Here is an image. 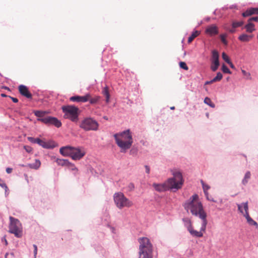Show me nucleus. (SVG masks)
I'll return each instance as SVG.
<instances>
[{
    "mask_svg": "<svg viewBox=\"0 0 258 258\" xmlns=\"http://www.w3.org/2000/svg\"><path fill=\"white\" fill-rule=\"evenodd\" d=\"M66 167L73 172V174H76L77 172V168L74 164L70 162L68 160L66 159Z\"/></svg>",
    "mask_w": 258,
    "mask_h": 258,
    "instance_id": "obj_20",
    "label": "nucleus"
},
{
    "mask_svg": "<svg viewBox=\"0 0 258 258\" xmlns=\"http://www.w3.org/2000/svg\"><path fill=\"white\" fill-rule=\"evenodd\" d=\"M127 188L128 190H133L135 188L134 184L133 183H129Z\"/></svg>",
    "mask_w": 258,
    "mask_h": 258,
    "instance_id": "obj_41",
    "label": "nucleus"
},
{
    "mask_svg": "<svg viewBox=\"0 0 258 258\" xmlns=\"http://www.w3.org/2000/svg\"><path fill=\"white\" fill-rule=\"evenodd\" d=\"M243 24L242 22H234L232 23V27L234 28L241 26Z\"/></svg>",
    "mask_w": 258,
    "mask_h": 258,
    "instance_id": "obj_34",
    "label": "nucleus"
},
{
    "mask_svg": "<svg viewBox=\"0 0 258 258\" xmlns=\"http://www.w3.org/2000/svg\"><path fill=\"white\" fill-rule=\"evenodd\" d=\"M41 166V162L38 159H35V162L31 164H28L26 166L29 167L31 169L37 170Z\"/></svg>",
    "mask_w": 258,
    "mask_h": 258,
    "instance_id": "obj_19",
    "label": "nucleus"
},
{
    "mask_svg": "<svg viewBox=\"0 0 258 258\" xmlns=\"http://www.w3.org/2000/svg\"><path fill=\"white\" fill-rule=\"evenodd\" d=\"M222 77H223L222 74L220 72H218L216 76L215 77H214L213 79V80H214V81L215 82H217V81H219L222 79Z\"/></svg>",
    "mask_w": 258,
    "mask_h": 258,
    "instance_id": "obj_31",
    "label": "nucleus"
},
{
    "mask_svg": "<svg viewBox=\"0 0 258 258\" xmlns=\"http://www.w3.org/2000/svg\"><path fill=\"white\" fill-rule=\"evenodd\" d=\"M28 139L30 142L38 144L39 145L42 146L44 148L49 149L53 148V146L51 145L50 143L45 142L39 138L28 137Z\"/></svg>",
    "mask_w": 258,
    "mask_h": 258,
    "instance_id": "obj_13",
    "label": "nucleus"
},
{
    "mask_svg": "<svg viewBox=\"0 0 258 258\" xmlns=\"http://www.w3.org/2000/svg\"><path fill=\"white\" fill-rule=\"evenodd\" d=\"M250 177H251V173H250V171H247L245 173L244 178H243V179L242 180V183L244 185H246L248 183V181L249 180V179L250 178Z\"/></svg>",
    "mask_w": 258,
    "mask_h": 258,
    "instance_id": "obj_23",
    "label": "nucleus"
},
{
    "mask_svg": "<svg viewBox=\"0 0 258 258\" xmlns=\"http://www.w3.org/2000/svg\"><path fill=\"white\" fill-rule=\"evenodd\" d=\"M113 199L116 206L119 209H122L124 207H130L133 205L132 202L120 192L114 194Z\"/></svg>",
    "mask_w": 258,
    "mask_h": 258,
    "instance_id": "obj_5",
    "label": "nucleus"
},
{
    "mask_svg": "<svg viewBox=\"0 0 258 258\" xmlns=\"http://www.w3.org/2000/svg\"><path fill=\"white\" fill-rule=\"evenodd\" d=\"M252 37L253 35H249L246 34H242L238 37V39L242 42H248Z\"/></svg>",
    "mask_w": 258,
    "mask_h": 258,
    "instance_id": "obj_21",
    "label": "nucleus"
},
{
    "mask_svg": "<svg viewBox=\"0 0 258 258\" xmlns=\"http://www.w3.org/2000/svg\"><path fill=\"white\" fill-rule=\"evenodd\" d=\"M153 186L156 191L159 192H163L168 190L166 182L163 183H154L153 184Z\"/></svg>",
    "mask_w": 258,
    "mask_h": 258,
    "instance_id": "obj_17",
    "label": "nucleus"
},
{
    "mask_svg": "<svg viewBox=\"0 0 258 258\" xmlns=\"http://www.w3.org/2000/svg\"><path fill=\"white\" fill-rule=\"evenodd\" d=\"M250 12H252V14H258V8H250L249 9Z\"/></svg>",
    "mask_w": 258,
    "mask_h": 258,
    "instance_id": "obj_40",
    "label": "nucleus"
},
{
    "mask_svg": "<svg viewBox=\"0 0 258 258\" xmlns=\"http://www.w3.org/2000/svg\"><path fill=\"white\" fill-rule=\"evenodd\" d=\"M238 211L243 214V216L246 219L247 222L251 225H257V223L254 221L249 215L248 210V202L242 203L240 204H237Z\"/></svg>",
    "mask_w": 258,
    "mask_h": 258,
    "instance_id": "obj_9",
    "label": "nucleus"
},
{
    "mask_svg": "<svg viewBox=\"0 0 258 258\" xmlns=\"http://www.w3.org/2000/svg\"><path fill=\"white\" fill-rule=\"evenodd\" d=\"M60 153L63 156H64V147H62L60 149Z\"/></svg>",
    "mask_w": 258,
    "mask_h": 258,
    "instance_id": "obj_46",
    "label": "nucleus"
},
{
    "mask_svg": "<svg viewBox=\"0 0 258 258\" xmlns=\"http://www.w3.org/2000/svg\"><path fill=\"white\" fill-rule=\"evenodd\" d=\"M9 97L12 100V101L15 103H17L18 102V99L16 98H14L13 97L9 96Z\"/></svg>",
    "mask_w": 258,
    "mask_h": 258,
    "instance_id": "obj_48",
    "label": "nucleus"
},
{
    "mask_svg": "<svg viewBox=\"0 0 258 258\" xmlns=\"http://www.w3.org/2000/svg\"><path fill=\"white\" fill-rule=\"evenodd\" d=\"M145 168L146 172L147 174H149L150 172V167L149 166H148V165H145Z\"/></svg>",
    "mask_w": 258,
    "mask_h": 258,
    "instance_id": "obj_44",
    "label": "nucleus"
},
{
    "mask_svg": "<svg viewBox=\"0 0 258 258\" xmlns=\"http://www.w3.org/2000/svg\"><path fill=\"white\" fill-rule=\"evenodd\" d=\"M199 34L200 33L198 31L193 32L191 35L188 38V43H190L195 38L199 35Z\"/></svg>",
    "mask_w": 258,
    "mask_h": 258,
    "instance_id": "obj_27",
    "label": "nucleus"
},
{
    "mask_svg": "<svg viewBox=\"0 0 258 258\" xmlns=\"http://www.w3.org/2000/svg\"><path fill=\"white\" fill-rule=\"evenodd\" d=\"M51 160L54 162H56L58 165L63 166L64 165V160L60 159L55 157H51Z\"/></svg>",
    "mask_w": 258,
    "mask_h": 258,
    "instance_id": "obj_25",
    "label": "nucleus"
},
{
    "mask_svg": "<svg viewBox=\"0 0 258 258\" xmlns=\"http://www.w3.org/2000/svg\"><path fill=\"white\" fill-rule=\"evenodd\" d=\"M229 31L231 32V33H234L235 32V28H234L233 27L232 28L229 30Z\"/></svg>",
    "mask_w": 258,
    "mask_h": 258,
    "instance_id": "obj_54",
    "label": "nucleus"
},
{
    "mask_svg": "<svg viewBox=\"0 0 258 258\" xmlns=\"http://www.w3.org/2000/svg\"><path fill=\"white\" fill-rule=\"evenodd\" d=\"M61 109L63 112H64V105L61 106Z\"/></svg>",
    "mask_w": 258,
    "mask_h": 258,
    "instance_id": "obj_56",
    "label": "nucleus"
},
{
    "mask_svg": "<svg viewBox=\"0 0 258 258\" xmlns=\"http://www.w3.org/2000/svg\"><path fill=\"white\" fill-rule=\"evenodd\" d=\"M251 21H258V17H251L250 18L249 20H248V22H250Z\"/></svg>",
    "mask_w": 258,
    "mask_h": 258,
    "instance_id": "obj_43",
    "label": "nucleus"
},
{
    "mask_svg": "<svg viewBox=\"0 0 258 258\" xmlns=\"http://www.w3.org/2000/svg\"><path fill=\"white\" fill-rule=\"evenodd\" d=\"M33 247H34V256L35 257L36 256V254H37V247L36 246V245L35 244H34L33 245Z\"/></svg>",
    "mask_w": 258,
    "mask_h": 258,
    "instance_id": "obj_45",
    "label": "nucleus"
},
{
    "mask_svg": "<svg viewBox=\"0 0 258 258\" xmlns=\"http://www.w3.org/2000/svg\"><path fill=\"white\" fill-rule=\"evenodd\" d=\"M113 137L116 144L120 148L121 153H125L128 149L131 148L133 143V139L130 130L115 134Z\"/></svg>",
    "mask_w": 258,
    "mask_h": 258,
    "instance_id": "obj_2",
    "label": "nucleus"
},
{
    "mask_svg": "<svg viewBox=\"0 0 258 258\" xmlns=\"http://www.w3.org/2000/svg\"><path fill=\"white\" fill-rule=\"evenodd\" d=\"M38 120L47 125H53L57 127H59L61 125V122L56 118L53 117L47 116L38 118Z\"/></svg>",
    "mask_w": 258,
    "mask_h": 258,
    "instance_id": "obj_11",
    "label": "nucleus"
},
{
    "mask_svg": "<svg viewBox=\"0 0 258 258\" xmlns=\"http://www.w3.org/2000/svg\"><path fill=\"white\" fill-rule=\"evenodd\" d=\"M206 32L210 35H217L218 34V27L215 25H211L207 27Z\"/></svg>",
    "mask_w": 258,
    "mask_h": 258,
    "instance_id": "obj_18",
    "label": "nucleus"
},
{
    "mask_svg": "<svg viewBox=\"0 0 258 258\" xmlns=\"http://www.w3.org/2000/svg\"><path fill=\"white\" fill-rule=\"evenodd\" d=\"M219 55L218 53V52L216 50H214L212 51V66L211 67V70L213 72H215L218 69L220 63H219Z\"/></svg>",
    "mask_w": 258,
    "mask_h": 258,
    "instance_id": "obj_12",
    "label": "nucleus"
},
{
    "mask_svg": "<svg viewBox=\"0 0 258 258\" xmlns=\"http://www.w3.org/2000/svg\"><path fill=\"white\" fill-rule=\"evenodd\" d=\"M204 103L209 105L212 108L215 107V104L212 102L211 99L208 97H206L204 99Z\"/></svg>",
    "mask_w": 258,
    "mask_h": 258,
    "instance_id": "obj_28",
    "label": "nucleus"
},
{
    "mask_svg": "<svg viewBox=\"0 0 258 258\" xmlns=\"http://www.w3.org/2000/svg\"><path fill=\"white\" fill-rule=\"evenodd\" d=\"M99 124L96 120L91 117H86L80 123V127L86 131H97Z\"/></svg>",
    "mask_w": 258,
    "mask_h": 258,
    "instance_id": "obj_7",
    "label": "nucleus"
},
{
    "mask_svg": "<svg viewBox=\"0 0 258 258\" xmlns=\"http://www.w3.org/2000/svg\"><path fill=\"white\" fill-rule=\"evenodd\" d=\"M1 96L2 97H8V96L7 95H6L5 94H1Z\"/></svg>",
    "mask_w": 258,
    "mask_h": 258,
    "instance_id": "obj_55",
    "label": "nucleus"
},
{
    "mask_svg": "<svg viewBox=\"0 0 258 258\" xmlns=\"http://www.w3.org/2000/svg\"><path fill=\"white\" fill-rule=\"evenodd\" d=\"M24 149L28 153H31L32 151V148L30 146H24Z\"/></svg>",
    "mask_w": 258,
    "mask_h": 258,
    "instance_id": "obj_39",
    "label": "nucleus"
},
{
    "mask_svg": "<svg viewBox=\"0 0 258 258\" xmlns=\"http://www.w3.org/2000/svg\"><path fill=\"white\" fill-rule=\"evenodd\" d=\"M19 91L20 93L27 98H32V94L29 91L28 88L23 85L19 86Z\"/></svg>",
    "mask_w": 258,
    "mask_h": 258,
    "instance_id": "obj_15",
    "label": "nucleus"
},
{
    "mask_svg": "<svg viewBox=\"0 0 258 258\" xmlns=\"http://www.w3.org/2000/svg\"><path fill=\"white\" fill-rule=\"evenodd\" d=\"M102 94L105 96V101L107 103H109V99H110V94L108 91V88L107 86H105L103 88V90L102 91Z\"/></svg>",
    "mask_w": 258,
    "mask_h": 258,
    "instance_id": "obj_22",
    "label": "nucleus"
},
{
    "mask_svg": "<svg viewBox=\"0 0 258 258\" xmlns=\"http://www.w3.org/2000/svg\"><path fill=\"white\" fill-rule=\"evenodd\" d=\"M214 82H215L214 81V80L213 79L211 80V81H207L205 83V85H209V84L213 83Z\"/></svg>",
    "mask_w": 258,
    "mask_h": 258,
    "instance_id": "obj_47",
    "label": "nucleus"
},
{
    "mask_svg": "<svg viewBox=\"0 0 258 258\" xmlns=\"http://www.w3.org/2000/svg\"><path fill=\"white\" fill-rule=\"evenodd\" d=\"M85 154V152L79 148L66 146V156H70L74 160H80Z\"/></svg>",
    "mask_w": 258,
    "mask_h": 258,
    "instance_id": "obj_8",
    "label": "nucleus"
},
{
    "mask_svg": "<svg viewBox=\"0 0 258 258\" xmlns=\"http://www.w3.org/2000/svg\"><path fill=\"white\" fill-rule=\"evenodd\" d=\"M201 183L206 199L213 202H216V201H215L214 199L209 198V195L208 190L210 188V186L209 185L206 184L203 180H201Z\"/></svg>",
    "mask_w": 258,
    "mask_h": 258,
    "instance_id": "obj_16",
    "label": "nucleus"
},
{
    "mask_svg": "<svg viewBox=\"0 0 258 258\" xmlns=\"http://www.w3.org/2000/svg\"><path fill=\"white\" fill-rule=\"evenodd\" d=\"M209 20H210V18H207V21H209Z\"/></svg>",
    "mask_w": 258,
    "mask_h": 258,
    "instance_id": "obj_59",
    "label": "nucleus"
},
{
    "mask_svg": "<svg viewBox=\"0 0 258 258\" xmlns=\"http://www.w3.org/2000/svg\"><path fill=\"white\" fill-rule=\"evenodd\" d=\"M35 115L39 117V118H43V117L44 116L45 114V111H36L34 112Z\"/></svg>",
    "mask_w": 258,
    "mask_h": 258,
    "instance_id": "obj_30",
    "label": "nucleus"
},
{
    "mask_svg": "<svg viewBox=\"0 0 258 258\" xmlns=\"http://www.w3.org/2000/svg\"><path fill=\"white\" fill-rule=\"evenodd\" d=\"M179 66L181 69H183L184 70H187L188 69L185 62L183 61H180L179 62Z\"/></svg>",
    "mask_w": 258,
    "mask_h": 258,
    "instance_id": "obj_35",
    "label": "nucleus"
},
{
    "mask_svg": "<svg viewBox=\"0 0 258 258\" xmlns=\"http://www.w3.org/2000/svg\"><path fill=\"white\" fill-rule=\"evenodd\" d=\"M241 72L242 74L246 77L247 79H250V74L248 72H246L245 70H242Z\"/></svg>",
    "mask_w": 258,
    "mask_h": 258,
    "instance_id": "obj_37",
    "label": "nucleus"
},
{
    "mask_svg": "<svg viewBox=\"0 0 258 258\" xmlns=\"http://www.w3.org/2000/svg\"><path fill=\"white\" fill-rule=\"evenodd\" d=\"M90 98V94L89 93L86 94L85 96H81L76 95L72 96L70 98V100L72 102H86Z\"/></svg>",
    "mask_w": 258,
    "mask_h": 258,
    "instance_id": "obj_14",
    "label": "nucleus"
},
{
    "mask_svg": "<svg viewBox=\"0 0 258 258\" xmlns=\"http://www.w3.org/2000/svg\"><path fill=\"white\" fill-rule=\"evenodd\" d=\"M12 168L9 167L6 169V172L9 174L12 172Z\"/></svg>",
    "mask_w": 258,
    "mask_h": 258,
    "instance_id": "obj_50",
    "label": "nucleus"
},
{
    "mask_svg": "<svg viewBox=\"0 0 258 258\" xmlns=\"http://www.w3.org/2000/svg\"><path fill=\"white\" fill-rule=\"evenodd\" d=\"M103 118H104V119H105V120H108V117H107V116H104V117H103Z\"/></svg>",
    "mask_w": 258,
    "mask_h": 258,
    "instance_id": "obj_57",
    "label": "nucleus"
},
{
    "mask_svg": "<svg viewBox=\"0 0 258 258\" xmlns=\"http://www.w3.org/2000/svg\"><path fill=\"white\" fill-rule=\"evenodd\" d=\"M227 63H228L230 65V67L231 68H232V69L234 68V65L233 64V63L230 61L229 62H228Z\"/></svg>",
    "mask_w": 258,
    "mask_h": 258,
    "instance_id": "obj_52",
    "label": "nucleus"
},
{
    "mask_svg": "<svg viewBox=\"0 0 258 258\" xmlns=\"http://www.w3.org/2000/svg\"><path fill=\"white\" fill-rule=\"evenodd\" d=\"M137 153V150L136 149H132L130 151V154L133 155H136Z\"/></svg>",
    "mask_w": 258,
    "mask_h": 258,
    "instance_id": "obj_42",
    "label": "nucleus"
},
{
    "mask_svg": "<svg viewBox=\"0 0 258 258\" xmlns=\"http://www.w3.org/2000/svg\"><path fill=\"white\" fill-rule=\"evenodd\" d=\"M209 198L213 199L211 197V196H209Z\"/></svg>",
    "mask_w": 258,
    "mask_h": 258,
    "instance_id": "obj_60",
    "label": "nucleus"
},
{
    "mask_svg": "<svg viewBox=\"0 0 258 258\" xmlns=\"http://www.w3.org/2000/svg\"><path fill=\"white\" fill-rule=\"evenodd\" d=\"M2 241L5 242V245H7L8 244V242L5 236L2 238Z\"/></svg>",
    "mask_w": 258,
    "mask_h": 258,
    "instance_id": "obj_51",
    "label": "nucleus"
},
{
    "mask_svg": "<svg viewBox=\"0 0 258 258\" xmlns=\"http://www.w3.org/2000/svg\"><path fill=\"white\" fill-rule=\"evenodd\" d=\"M245 28L246 29V32L249 33H251L255 30L253 24L249 22L245 26Z\"/></svg>",
    "mask_w": 258,
    "mask_h": 258,
    "instance_id": "obj_24",
    "label": "nucleus"
},
{
    "mask_svg": "<svg viewBox=\"0 0 258 258\" xmlns=\"http://www.w3.org/2000/svg\"><path fill=\"white\" fill-rule=\"evenodd\" d=\"M139 258H152L153 247L149 239L147 237H142L139 240Z\"/></svg>",
    "mask_w": 258,
    "mask_h": 258,
    "instance_id": "obj_4",
    "label": "nucleus"
},
{
    "mask_svg": "<svg viewBox=\"0 0 258 258\" xmlns=\"http://www.w3.org/2000/svg\"><path fill=\"white\" fill-rule=\"evenodd\" d=\"M222 58L227 62H229L230 60L228 55L225 53L223 52L222 54Z\"/></svg>",
    "mask_w": 258,
    "mask_h": 258,
    "instance_id": "obj_36",
    "label": "nucleus"
},
{
    "mask_svg": "<svg viewBox=\"0 0 258 258\" xmlns=\"http://www.w3.org/2000/svg\"><path fill=\"white\" fill-rule=\"evenodd\" d=\"M174 109H175V107L174 106H172V107H170V109H171V110H174Z\"/></svg>",
    "mask_w": 258,
    "mask_h": 258,
    "instance_id": "obj_58",
    "label": "nucleus"
},
{
    "mask_svg": "<svg viewBox=\"0 0 258 258\" xmlns=\"http://www.w3.org/2000/svg\"><path fill=\"white\" fill-rule=\"evenodd\" d=\"M226 35L224 34H221L220 36L221 40L224 45H227V43H228L226 39Z\"/></svg>",
    "mask_w": 258,
    "mask_h": 258,
    "instance_id": "obj_33",
    "label": "nucleus"
},
{
    "mask_svg": "<svg viewBox=\"0 0 258 258\" xmlns=\"http://www.w3.org/2000/svg\"><path fill=\"white\" fill-rule=\"evenodd\" d=\"M100 98V96H95V97L92 98H91L90 97L88 101H89L90 103L91 104H95L97 102H98V101L99 100Z\"/></svg>",
    "mask_w": 258,
    "mask_h": 258,
    "instance_id": "obj_29",
    "label": "nucleus"
},
{
    "mask_svg": "<svg viewBox=\"0 0 258 258\" xmlns=\"http://www.w3.org/2000/svg\"><path fill=\"white\" fill-rule=\"evenodd\" d=\"M173 177L168 178L165 182L168 190L176 191L180 189L183 183V179L181 173L178 170L172 172Z\"/></svg>",
    "mask_w": 258,
    "mask_h": 258,
    "instance_id": "obj_3",
    "label": "nucleus"
},
{
    "mask_svg": "<svg viewBox=\"0 0 258 258\" xmlns=\"http://www.w3.org/2000/svg\"><path fill=\"white\" fill-rule=\"evenodd\" d=\"M6 184L4 182H0V186L3 187V188H6Z\"/></svg>",
    "mask_w": 258,
    "mask_h": 258,
    "instance_id": "obj_49",
    "label": "nucleus"
},
{
    "mask_svg": "<svg viewBox=\"0 0 258 258\" xmlns=\"http://www.w3.org/2000/svg\"><path fill=\"white\" fill-rule=\"evenodd\" d=\"M10 224L9 225V232L14 234L17 237L22 236V228L20 221L12 216L10 217Z\"/></svg>",
    "mask_w": 258,
    "mask_h": 258,
    "instance_id": "obj_6",
    "label": "nucleus"
},
{
    "mask_svg": "<svg viewBox=\"0 0 258 258\" xmlns=\"http://www.w3.org/2000/svg\"><path fill=\"white\" fill-rule=\"evenodd\" d=\"M222 70L223 73H227V74H231V72L230 71V70L228 68V67L224 64L222 65Z\"/></svg>",
    "mask_w": 258,
    "mask_h": 258,
    "instance_id": "obj_32",
    "label": "nucleus"
},
{
    "mask_svg": "<svg viewBox=\"0 0 258 258\" xmlns=\"http://www.w3.org/2000/svg\"><path fill=\"white\" fill-rule=\"evenodd\" d=\"M182 220L184 223L185 226L187 228V230L192 227L190 220L188 218H183Z\"/></svg>",
    "mask_w": 258,
    "mask_h": 258,
    "instance_id": "obj_26",
    "label": "nucleus"
},
{
    "mask_svg": "<svg viewBox=\"0 0 258 258\" xmlns=\"http://www.w3.org/2000/svg\"><path fill=\"white\" fill-rule=\"evenodd\" d=\"M198 198L197 194L194 195L185 202L184 207L187 211L190 210L193 215L199 217L202 220L200 231L194 230L192 227L188 230L192 236L201 237L203 235L202 231H205L206 230L207 220V214L203 209L202 204L198 200Z\"/></svg>",
    "mask_w": 258,
    "mask_h": 258,
    "instance_id": "obj_1",
    "label": "nucleus"
},
{
    "mask_svg": "<svg viewBox=\"0 0 258 258\" xmlns=\"http://www.w3.org/2000/svg\"><path fill=\"white\" fill-rule=\"evenodd\" d=\"M251 15H252V12H250L249 9L247 10L245 12L242 13V16L245 17L250 16Z\"/></svg>",
    "mask_w": 258,
    "mask_h": 258,
    "instance_id": "obj_38",
    "label": "nucleus"
},
{
    "mask_svg": "<svg viewBox=\"0 0 258 258\" xmlns=\"http://www.w3.org/2000/svg\"><path fill=\"white\" fill-rule=\"evenodd\" d=\"M4 188V189H5V193H6V194H7V195H8V193H9V192H8V191H9V188H8V187L7 185H6V188Z\"/></svg>",
    "mask_w": 258,
    "mask_h": 258,
    "instance_id": "obj_53",
    "label": "nucleus"
},
{
    "mask_svg": "<svg viewBox=\"0 0 258 258\" xmlns=\"http://www.w3.org/2000/svg\"><path fill=\"white\" fill-rule=\"evenodd\" d=\"M78 108L74 105H66V115H68V117L74 122H77L78 120Z\"/></svg>",
    "mask_w": 258,
    "mask_h": 258,
    "instance_id": "obj_10",
    "label": "nucleus"
}]
</instances>
